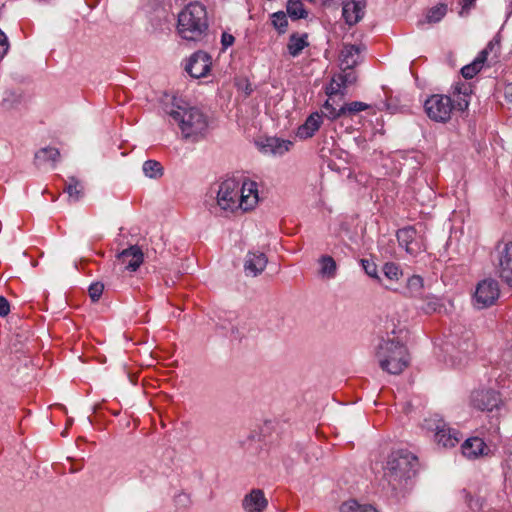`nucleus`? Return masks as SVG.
Masks as SVG:
<instances>
[{
	"label": "nucleus",
	"mask_w": 512,
	"mask_h": 512,
	"mask_svg": "<svg viewBox=\"0 0 512 512\" xmlns=\"http://www.w3.org/2000/svg\"><path fill=\"white\" fill-rule=\"evenodd\" d=\"M469 106V87L465 83L452 86L451 96L433 94L424 102V109L432 121L446 123L454 109L464 111Z\"/></svg>",
	"instance_id": "1"
},
{
	"label": "nucleus",
	"mask_w": 512,
	"mask_h": 512,
	"mask_svg": "<svg viewBox=\"0 0 512 512\" xmlns=\"http://www.w3.org/2000/svg\"><path fill=\"white\" fill-rule=\"evenodd\" d=\"M168 114L178 124L185 139L197 141L205 135L208 129L207 118L197 107L189 106L186 103L176 104Z\"/></svg>",
	"instance_id": "2"
},
{
	"label": "nucleus",
	"mask_w": 512,
	"mask_h": 512,
	"mask_svg": "<svg viewBox=\"0 0 512 512\" xmlns=\"http://www.w3.org/2000/svg\"><path fill=\"white\" fill-rule=\"evenodd\" d=\"M207 29V12L201 3H190L179 13L177 31L181 38L199 41L206 34Z\"/></svg>",
	"instance_id": "3"
},
{
	"label": "nucleus",
	"mask_w": 512,
	"mask_h": 512,
	"mask_svg": "<svg viewBox=\"0 0 512 512\" xmlns=\"http://www.w3.org/2000/svg\"><path fill=\"white\" fill-rule=\"evenodd\" d=\"M417 467V457L411 452L394 451L388 457L384 468V478L393 489H397L415 476Z\"/></svg>",
	"instance_id": "4"
},
{
	"label": "nucleus",
	"mask_w": 512,
	"mask_h": 512,
	"mask_svg": "<svg viewBox=\"0 0 512 512\" xmlns=\"http://www.w3.org/2000/svg\"><path fill=\"white\" fill-rule=\"evenodd\" d=\"M376 358L383 371L394 375L402 373L409 364L406 347L395 338H388L379 344Z\"/></svg>",
	"instance_id": "5"
},
{
	"label": "nucleus",
	"mask_w": 512,
	"mask_h": 512,
	"mask_svg": "<svg viewBox=\"0 0 512 512\" xmlns=\"http://www.w3.org/2000/svg\"><path fill=\"white\" fill-rule=\"evenodd\" d=\"M240 183L232 178L219 184L216 203L211 206V212L215 215L228 216L241 210Z\"/></svg>",
	"instance_id": "6"
},
{
	"label": "nucleus",
	"mask_w": 512,
	"mask_h": 512,
	"mask_svg": "<svg viewBox=\"0 0 512 512\" xmlns=\"http://www.w3.org/2000/svg\"><path fill=\"white\" fill-rule=\"evenodd\" d=\"M424 426L434 433V441L444 448L454 447L459 442V433L437 415L425 419Z\"/></svg>",
	"instance_id": "7"
},
{
	"label": "nucleus",
	"mask_w": 512,
	"mask_h": 512,
	"mask_svg": "<svg viewBox=\"0 0 512 512\" xmlns=\"http://www.w3.org/2000/svg\"><path fill=\"white\" fill-rule=\"evenodd\" d=\"M494 262L499 278L512 287V241H501L497 244Z\"/></svg>",
	"instance_id": "8"
},
{
	"label": "nucleus",
	"mask_w": 512,
	"mask_h": 512,
	"mask_svg": "<svg viewBox=\"0 0 512 512\" xmlns=\"http://www.w3.org/2000/svg\"><path fill=\"white\" fill-rule=\"evenodd\" d=\"M500 290L496 280L485 279L478 283L474 299L479 308L492 305L499 297Z\"/></svg>",
	"instance_id": "9"
},
{
	"label": "nucleus",
	"mask_w": 512,
	"mask_h": 512,
	"mask_svg": "<svg viewBox=\"0 0 512 512\" xmlns=\"http://www.w3.org/2000/svg\"><path fill=\"white\" fill-rule=\"evenodd\" d=\"M400 246L404 247L410 255H417L425 250L424 239L412 226L402 228L397 232Z\"/></svg>",
	"instance_id": "10"
},
{
	"label": "nucleus",
	"mask_w": 512,
	"mask_h": 512,
	"mask_svg": "<svg viewBox=\"0 0 512 512\" xmlns=\"http://www.w3.org/2000/svg\"><path fill=\"white\" fill-rule=\"evenodd\" d=\"M502 400L497 391L493 389H479L475 390L471 395V404L474 408L481 411H493L498 409Z\"/></svg>",
	"instance_id": "11"
},
{
	"label": "nucleus",
	"mask_w": 512,
	"mask_h": 512,
	"mask_svg": "<svg viewBox=\"0 0 512 512\" xmlns=\"http://www.w3.org/2000/svg\"><path fill=\"white\" fill-rule=\"evenodd\" d=\"M292 145L291 141L278 137H263L256 141L259 151L269 156H282L291 149Z\"/></svg>",
	"instance_id": "12"
},
{
	"label": "nucleus",
	"mask_w": 512,
	"mask_h": 512,
	"mask_svg": "<svg viewBox=\"0 0 512 512\" xmlns=\"http://www.w3.org/2000/svg\"><path fill=\"white\" fill-rule=\"evenodd\" d=\"M144 254L140 247L132 245L117 255V263L122 265L124 270L135 272L143 263Z\"/></svg>",
	"instance_id": "13"
},
{
	"label": "nucleus",
	"mask_w": 512,
	"mask_h": 512,
	"mask_svg": "<svg viewBox=\"0 0 512 512\" xmlns=\"http://www.w3.org/2000/svg\"><path fill=\"white\" fill-rule=\"evenodd\" d=\"M211 68V57L203 51L195 52L186 65V71L194 78L205 77Z\"/></svg>",
	"instance_id": "14"
},
{
	"label": "nucleus",
	"mask_w": 512,
	"mask_h": 512,
	"mask_svg": "<svg viewBox=\"0 0 512 512\" xmlns=\"http://www.w3.org/2000/svg\"><path fill=\"white\" fill-rule=\"evenodd\" d=\"M241 211L252 210L259 201L258 185L256 182L246 180L240 184Z\"/></svg>",
	"instance_id": "15"
},
{
	"label": "nucleus",
	"mask_w": 512,
	"mask_h": 512,
	"mask_svg": "<svg viewBox=\"0 0 512 512\" xmlns=\"http://www.w3.org/2000/svg\"><path fill=\"white\" fill-rule=\"evenodd\" d=\"M496 47H498V43L490 41L487 47L479 53L472 63L461 69L462 76L466 79L473 78L482 69L484 62L487 60L489 51L494 50Z\"/></svg>",
	"instance_id": "16"
},
{
	"label": "nucleus",
	"mask_w": 512,
	"mask_h": 512,
	"mask_svg": "<svg viewBox=\"0 0 512 512\" xmlns=\"http://www.w3.org/2000/svg\"><path fill=\"white\" fill-rule=\"evenodd\" d=\"M268 259L262 252H249L246 256L244 269L247 275L256 277L266 268Z\"/></svg>",
	"instance_id": "17"
},
{
	"label": "nucleus",
	"mask_w": 512,
	"mask_h": 512,
	"mask_svg": "<svg viewBox=\"0 0 512 512\" xmlns=\"http://www.w3.org/2000/svg\"><path fill=\"white\" fill-rule=\"evenodd\" d=\"M267 504V499L260 489H253L242 501V507L246 512H263Z\"/></svg>",
	"instance_id": "18"
},
{
	"label": "nucleus",
	"mask_w": 512,
	"mask_h": 512,
	"mask_svg": "<svg viewBox=\"0 0 512 512\" xmlns=\"http://www.w3.org/2000/svg\"><path fill=\"white\" fill-rule=\"evenodd\" d=\"M364 4L354 0H347L343 2L342 15L345 22L349 25H355L364 16Z\"/></svg>",
	"instance_id": "19"
},
{
	"label": "nucleus",
	"mask_w": 512,
	"mask_h": 512,
	"mask_svg": "<svg viewBox=\"0 0 512 512\" xmlns=\"http://www.w3.org/2000/svg\"><path fill=\"white\" fill-rule=\"evenodd\" d=\"M360 61V48L345 44L340 52V66L342 70L353 69Z\"/></svg>",
	"instance_id": "20"
},
{
	"label": "nucleus",
	"mask_w": 512,
	"mask_h": 512,
	"mask_svg": "<svg viewBox=\"0 0 512 512\" xmlns=\"http://www.w3.org/2000/svg\"><path fill=\"white\" fill-rule=\"evenodd\" d=\"M322 124V116L319 113L311 114L297 130V136L301 139L311 138Z\"/></svg>",
	"instance_id": "21"
},
{
	"label": "nucleus",
	"mask_w": 512,
	"mask_h": 512,
	"mask_svg": "<svg viewBox=\"0 0 512 512\" xmlns=\"http://www.w3.org/2000/svg\"><path fill=\"white\" fill-rule=\"evenodd\" d=\"M60 159V151L55 147H44L39 149L34 156V161L37 166L50 164L55 167Z\"/></svg>",
	"instance_id": "22"
},
{
	"label": "nucleus",
	"mask_w": 512,
	"mask_h": 512,
	"mask_svg": "<svg viewBox=\"0 0 512 512\" xmlns=\"http://www.w3.org/2000/svg\"><path fill=\"white\" fill-rule=\"evenodd\" d=\"M486 445L481 438L472 437L462 444V453L465 457L473 459L484 454Z\"/></svg>",
	"instance_id": "23"
},
{
	"label": "nucleus",
	"mask_w": 512,
	"mask_h": 512,
	"mask_svg": "<svg viewBox=\"0 0 512 512\" xmlns=\"http://www.w3.org/2000/svg\"><path fill=\"white\" fill-rule=\"evenodd\" d=\"M308 45V35L306 33L302 35L294 33L289 37L287 49L291 56L296 57Z\"/></svg>",
	"instance_id": "24"
},
{
	"label": "nucleus",
	"mask_w": 512,
	"mask_h": 512,
	"mask_svg": "<svg viewBox=\"0 0 512 512\" xmlns=\"http://www.w3.org/2000/svg\"><path fill=\"white\" fill-rule=\"evenodd\" d=\"M368 108H369V105L364 102L353 101V102L346 103L343 106H341L339 108L338 112H335V111L332 112L331 117L332 118H340L343 116H350V115L359 113L361 111H364Z\"/></svg>",
	"instance_id": "25"
},
{
	"label": "nucleus",
	"mask_w": 512,
	"mask_h": 512,
	"mask_svg": "<svg viewBox=\"0 0 512 512\" xmlns=\"http://www.w3.org/2000/svg\"><path fill=\"white\" fill-rule=\"evenodd\" d=\"M320 269L319 275L323 278L332 279L337 272V264L335 260L328 255H323L318 260Z\"/></svg>",
	"instance_id": "26"
},
{
	"label": "nucleus",
	"mask_w": 512,
	"mask_h": 512,
	"mask_svg": "<svg viewBox=\"0 0 512 512\" xmlns=\"http://www.w3.org/2000/svg\"><path fill=\"white\" fill-rule=\"evenodd\" d=\"M407 295L413 298H423L424 296V281L419 275H413L407 280L406 285Z\"/></svg>",
	"instance_id": "27"
},
{
	"label": "nucleus",
	"mask_w": 512,
	"mask_h": 512,
	"mask_svg": "<svg viewBox=\"0 0 512 512\" xmlns=\"http://www.w3.org/2000/svg\"><path fill=\"white\" fill-rule=\"evenodd\" d=\"M286 10L287 14L293 20L305 19L308 17V11L305 9L301 0H288Z\"/></svg>",
	"instance_id": "28"
},
{
	"label": "nucleus",
	"mask_w": 512,
	"mask_h": 512,
	"mask_svg": "<svg viewBox=\"0 0 512 512\" xmlns=\"http://www.w3.org/2000/svg\"><path fill=\"white\" fill-rule=\"evenodd\" d=\"M341 512H377L371 505H361L354 500L344 502L340 507Z\"/></svg>",
	"instance_id": "29"
},
{
	"label": "nucleus",
	"mask_w": 512,
	"mask_h": 512,
	"mask_svg": "<svg viewBox=\"0 0 512 512\" xmlns=\"http://www.w3.org/2000/svg\"><path fill=\"white\" fill-rule=\"evenodd\" d=\"M143 172L149 178L157 179L163 174L162 165L155 160H147L143 164Z\"/></svg>",
	"instance_id": "30"
},
{
	"label": "nucleus",
	"mask_w": 512,
	"mask_h": 512,
	"mask_svg": "<svg viewBox=\"0 0 512 512\" xmlns=\"http://www.w3.org/2000/svg\"><path fill=\"white\" fill-rule=\"evenodd\" d=\"M65 191L68 193L69 198L73 201H78L83 196V186L81 183L74 177L70 178L68 185L66 186Z\"/></svg>",
	"instance_id": "31"
},
{
	"label": "nucleus",
	"mask_w": 512,
	"mask_h": 512,
	"mask_svg": "<svg viewBox=\"0 0 512 512\" xmlns=\"http://www.w3.org/2000/svg\"><path fill=\"white\" fill-rule=\"evenodd\" d=\"M458 353L463 354V359L467 360L476 351V344L474 340L468 336L464 341L458 343Z\"/></svg>",
	"instance_id": "32"
},
{
	"label": "nucleus",
	"mask_w": 512,
	"mask_h": 512,
	"mask_svg": "<svg viewBox=\"0 0 512 512\" xmlns=\"http://www.w3.org/2000/svg\"><path fill=\"white\" fill-rule=\"evenodd\" d=\"M447 12V6L444 4H438L432 7L427 13V21L429 23H437L439 22Z\"/></svg>",
	"instance_id": "33"
},
{
	"label": "nucleus",
	"mask_w": 512,
	"mask_h": 512,
	"mask_svg": "<svg viewBox=\"0 0 512 512\" xmlns=\"http://www.w3.org/2000/svg\"><path fill=\"white\" fill-rule=\"evenodd\" d=\"M383 273L387 279L392 281H397L402 276L400 267L397 264L391 262H388L383 266Z\"/></svg>",
	"instance_id": "34"
},
{
	"label": "nucleus",
	"mask_w": 512,
	"mask_h": 512,
	"mask_svg": "<svg viewBox=\"0 0 512 512\" xmlns=\"http://www.w3.org/2000/svg\"><path fill=\"white\" fill-rule=\"evenodd\" d=\"M272 24L279 31H281V32L285 31V29L288 25L286 14L282 11L274 13L272 15Z\"/></svg>",
	"instance_id": "35"
},
{
	"label": "nucleus",
	"mask_w": 512,
	"mask_h": 512,
	"mask_svg": "<svg viewBox=\"0 0 512 512\" xmlns=\"http://www.w3.org/2000/svg\"><path fill=\"white\" fill-rule=\"evenodd\" d=\"M342 88H345L341 81L338 79V77H334L327 88V95L329 97L336 96L338 94H341V96H344V92L341 91Z\"/></svg>",
	"instance_id": "36"
},
{
	"label": "nucleus",
	"mask_w": 512,
	"mask_h": 512,
	"mask_svg": "<svg viewBox=\"0 0 512 512\" xmlns=\"http://www.w3.org/2000/svg\"><path fill=\"white\" fill-rule=\"evenodd\" d=\"M104 290V285L101 282L92 283L89 286L88 293L93 302H96L101 297Z\"/></svg>",
	"instance_id": "37"
},
{
	"label": "nucleus",
	"mask_w": 512,
	"mask_h": 512,
	"mask_svg": "<svg viewBox=\"0 0 512 512\" xmlns=\"http://www.w3.org/2000/svg\"><path fill=\"white\" fill-rule=\"evenodd\" d=\"M440 307L441 304L439 303V300L432 296L425 298V304L422 306V309L425 311V313H433L438 311Z\"/></svg>",
	"instance_id": "38"
},
{
	"label": "nucleus",
	"mask_w": 512,
	"mask_h": 512,
	"mask_svg": "<svg viewBox=\"0 0 512 512\" xmlns=\"http://www.w3.org/2000/svg\"><path fill=\"white\" fill-rule=\"evenodd\" d=\"M338 79L341 81L344 87L351 85L356 82V74L350 70H343V73L339 74Z\"/></svg>",
	"instance_id": "39"
},
{
	"label": "nucleus",
	"mask_w": 512,
	"mask_h": 512,
	"mask_svg": "<svg viewBox=\"0 0 512 512\" xmlns=\"http://www.w3.org/2000/svg\"><path fill=\"white\" fill-rule=\"evenodd\" d=\"M361 264L367 275H369L372 278H379L377 273V266L373 262H370L367 259H362Z\"/></svg>",
	"instance_id": "40"
},
{
	"label": "nucleus",
	"mask_w": 512,
	"mask_h": 512,
	"mask_svg": "<svg viewBox=\"0 0 512 512\" xmlns=\"http://www.w3.org/2000/svg\"><path fill=\"white\" fill-rule=\"evenodd\" d=\"M9 43L6 35L0 30V60L6 55Z\"/></svg>",
	"instance_id": "41"
},
{
	"label": "nucleus",
	"mask_w": 512,
	"mask_h": 512,
	"mask_svg": "<svg viewBox=\"0 0 512 512\" xmlns=\"http://www.w3.org/2000/svg\"><path fill=\"white\" fill-rule=\"evenodd\" d=\"M10 312V304L8 302V300L3 297V296H0V316L1 317H4V316H7Z\"/></svg>",
	"instance_id": "42"
},
{
	"label": "nucleus",
	"mask_w": 512,
	"mask_h": 512,
	"mask_svg": "<svg viewBox=\"0 0 512 512\" xmlns=\"http://www.w3.org/2000/svg\"><path fill=\"white\" fill-rule=\"evenodd\" d=\"M234 40V36L226 32H224L221 36V43L224 49L230 47L234 43Z\"/></svg>",
	"instance_id": "43"
},
{
	"label": "nucleus",
	"mask_w": 512,
	"mask_h": 512,
	"mask_svg": "<svg viewBox=\"0 0 512 512\" xmlns=\"http://www.w3.org/2000/svg\"><path fill=\"white\" fill-rule=\"evenodd\" d=\"M504 97L509 109H512V81L505 86Z\"/></svg>",
	"instance_id": "44"
},
{
	"label": "nucleus",
	"mask_w": 512,
	"mask_h": 512,
	"mask_svg": "<svg viewBox=\"0 0 512 512\" xmlns=\"http://www.w3.org/2000/svg\"><path fill=\"white\" fill-rule=\"evenodd\" d=\"M323 108L324 110L326 111L325 115L330 119V120H335L336 118H332L331 117V114L332 112H338L339 109H337L336 107L333 106L332 103H330L329 100H327L324 105H323Z\"/></svg>",
	"instance_id": "45"
},
{
	"label": "nucleus",
	"mask_w": 512,
	"mask_h": 512,
	"mask_svg": "<svg viewBox=\"0 0 512 512\" xmlns=\"http://www.w3.org/2000/svg\"><path fill=\"white\" fill-rule=\"evenodd\" d=\"M463 1H464L463 7H467L468 5H471L475 0H463Z\"/></svg>",
	"instance_id": "46"
},
{
	"label": "nucleus",
	"mask_w": 512,
	"mask_h": 512,
	"mask_svg": "<svg viewBox=\"0 0 512 512\" xmlns=\"http://www.w3.org/2000/svg\"><path fill=\"white\" fill-rule=\"evenodd\" d=\"M462 358H460L459 362L457 363L458 366H461L463 363H462Z\"/></svg>",
	"instance_id": "47"
}]
</instances>
